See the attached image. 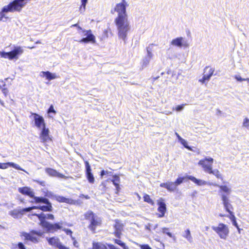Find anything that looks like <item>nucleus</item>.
I'll list each match as a JSON object with an SVG mask.
<instances>
[{"label":"nucleus","mask_w":249,"mask_h":249,"mask_svg":"<svg viewBox=\"0 0 249 249\" xmlns=\"http://www.w3.org/2000/svg\"><path fill=\"white\" fill-rule=\"evenodd\" d=\"M135 195H136L138 200H140L141 199V197L140 195L138 193H136Z\"/></svg>","instance_id":"nucleus-57"},{"label":"nucleus","mask_w":249,"mask_h":249,"mask_svg":"<svg viewBox=\"0 0 249 249\" xmlns=\"http://www.w3.org/2000/svg\"><path fill=\"white\" fill-rule=\"evenodd\" d=\"M47 201L46 203H43V204H45V205L32 206L20 210V215L23 214L25 212H30L33 209H39L43 212H52L53 210L52 204L48 198H47Z\"/></svg>","instance_id":"nucleus-13"},{"label":"nucleus","mask_w":249,"mask_h":249,"mask_svg":"<svg viewBox=\"0 0 249 249\" xmlns=\"http://www.w3.org/2000/svg\"><path fill=\"white\" fill-rule=\"evenodd\" d=\"M10 162L0 163V169H5L9 166Z\"/></svg>","instance_id":"nucleus-39"},{"label":"nucleus","mask_w":249,"mask_h":249,"mask_svg":"<svg viewBox=\"0 0 249 249\" xmlns=\"http://www.w3.org/2000/svg\"><path fill=\"white\" fill-rule=\"evenodd\" d=\"M33 181L34 182L36 183L37 184H39V185L44 187L46 186V182L44 180H40L38 179H34Z\"/></svg>","instance_id":"nucleus-37"},{"label":"nucleus","mask_w":249,"mask_h":249,"mask_svg":"<svg viewBox=\"0 0 249 249\" xmlns=\"http://www.w3.org/2000/svg\"><path fill=\"white\" fill-rule=\"evenodd\" d=\"M18 191L23 195L28 196L34 199L33 202L38 204L40 203H46L47 198L42 196H35V193L32 189L27 186L18 188Z\"/></svg>","instance_id":"nucleus-8"},{"label":"nucleus","mask_w":249,"mask_h":249,"mask_svg":"<svg viewBox=\"0 0 249 249\" xmlns=\"http://www.w3.org/2000/svg\"><path fill=\"white\" fill-rule=\"evenodd\" d=\"M17 246L18 247V249H26L25 247L21 242H19Z\"/></svg>","instance_id":"nucleus-46"},{"label":"nucleus","mask_w":249,"mask_h":249,"mask_svg":"<svg viewBox=\"0 0 249 249\" xmlns=\"http://www.w3.org/2000/svg\"><path fill=\"white\" fill-rule=\"evenodd\" d=\"M120 181V177L117 175H115L113 176V179H111V181L112 182L113 184L115 183H119Z\"/></svg>","instance_id":"nucleus-35"},{"label":"nucleus","mask_w":249,"mask_h":249,"mask_svg":"<svg viewBox=\"0 0 249 249\" xmlns=\"http://www.w3.org/2000/svg\"><path fill=\"white\" fill-rule=\"evenodd\" d=\"M85 218L89 221L88 228L92 233L96 232V228L102 224L101 218L91 211H88L84 214Z\"/></svg>","instance_id":"nucleus-7"},{"label":"nucleus","mask_w":249,"mask_h":249,"mask_svg":"<svg viewBox=\"0 0 249 249\" xmlns=\"http://www.w3.org/2000/svg\"><path fill=\"white\" fill-rule=\"evenodd\" d=\"M45 170L46 173L51 177H57L64 179H67L68 178V177L58 172L55 169L53 168H46Z\"/></svg>","instance_id":"nucleus-18"},{"label":"nucleus","mask_w":249,"mask_h":249,"mask_svg":"<svg viewBox=\"0 0 249 249\" xmlns=\"http://www.w3.org/2000/svg\"><path fill=\"white\" fill-rule=\"evenodd\" d=\"M33 215L36 216L40 221V225L44 228L47 232L53 233L58 230H61L63 227V222L51 223L46 220V219L54 220V216L53 214L48 213L45 214L43 213H34Z\"/></svg>","instance_id":"nucleus-2"},{"label":"nucleus","mask_w":249,"mask_h":249,"mask_svg":"<svg viewBox=\"0 0 249 249\" xmlns=\"http://www.w3.org/2000/svg\"><path fill=\"white\" fill-rule=\"evenodd\" d=\"M143 201L148 204H150L151 206H154L155 205L154 201L152 199V198L150 197V196L147 194H144L143 196Z\"/></svg>","instance_id":"nucleus-26"},{"label":"nucleus","mask_w":249,"mask_h":249,"mask_svg":"<svg viewBox=\"0 0 249 249\" xmlns=\"http://www.w3.org/2000/svg\"><path fill=\"white\" fill-rule=\"evenodd\" d=\"M181 141H182V142H181L182 144H183L186 148H188V149H190V147L187 145V143L185 142V141L183 139H181Z\"/></svg>","instance_id":"nucleus-54"},{"label":"nucleus","mask_w":249,"mask_h":249,"mask_svg":"<svg viewBox=\"0 0 249 249\" xmlns=\"http://www.w3.org/2000/svg\"><path fill=\"white\" fill-rule=\"evenodd\" d=\"M148 53L149 56V58H144L142 59V67H146L147 65L149 63L150 61V58L152 57V53L149 52L148 51Z\"/></svg>","instance_id":"nucleus-29"},{"label":"nucleus","mask_w":249,"mask_h":249,"mask_svg":"<svg viewBox=\"0 0 249 249\" xmlns=\"http://www.w3.org/2000/svg\"><path fill=\"white\" fill-rule=\"evenodd\" d=\"M1 90H2V92L3 93V94H4V95L6 97L7 96V95H8V93H9V91H8V89H7V88H2L1 89Z\"/></svg>","instance_id":"nucleus-45"},{"label":"nucleus","mask_w":249,"mask_h":249,"mask_svg":"<svg viewBox=\"0 0 249 249\" xmlns=\"http://www.w3.org/2000/svg\"><path fill=\"white\" fill-rule=\"evenodd\" d=\"M108 179H107L105 181H103L101 182L100 187V190L103 193H106L107 189L108 188V187L107 186V182L108 181Z\"/></svg>","instance_id":"nucleus-28"},{"label":"nucleus","mask_w":249,"mask_h":249,"mask_svg":"<svg viewBox=\"0 0 249 249\" xmlns=\"http://www.w3.org/2000/svg\"><path fill=\"white\" fill-rule=\"evenodd\" d=\"M47 240L50 245L57 249L61 243L60 239L57 237L47 238Z\"/></svg>","instance_id":"nucleus-22"},{"label":"nucleus","mask_w":249,"mask_h":249,"mask_svg":"<svg viewBox=\"0 0 249 249\" xmlns=\"http://www.w3.org/2000/svg\"><path fill=\"white\" fill-rule=\"evenodd\" d=\"M92 249H108L106 246L101 243H93Z\"/></svg>","instance_id":"nucleus-27"},{"label":"nucleus","mask_w":249,"mask_h":249,"mask_svg":"<svg viewBox=\"0 0 249 249\" xmlns=\"http://www.w3.org/2000/svg\"><path fill=\"white\" fill-rule=\"evenodd\" d=\"M228 217L231 219L233 226H234L237 229H239V226L236 222V217L234 214L229 215Z\"/></svg>","instance_id":"nucleus-30"},{"label":"nucleus","mask_w":249,"mask_h":249,"mask_svg":"<svg viewBox=\"0 0 249 249\" xmlns=\"http://www.w3.org/2000/svg\"><path fill=\"white\" fill-rule=\"evenodd\" d=\"M47 113H53L54 114L56 113V111L54 109L53 106V105H51L50 106V107L49 108V109L47 111Z\"/></svg>","instance_id":"nucleus-43"},{"label":"nucleus","mask_w":249,"mask_h":249,"mask_svg":"<svg viewBox=\"0 0 249 249\" xmlns=\"http://www.w3.org/2000/svg\"><path fill=\"white\" fill-rule=\"evenodd\" d=\"M158 212L157 215L158 217L161 218L164 217L167 211L166 206L164 200L162 198H160L157 200Z\"/></svg>","instance_id":"nucleus-15"},{"label":"nucleus","mask_w":249,"mask_h":249,"mask_svg":"<svg viewBox=\"0 0 249 249\" xmlns=\"http://www.w3.org/2000/svg\"><path fill=\"white\" fill-rule=\"evenodd\" d=\"M182 40L183 38L182 37H179L173 39L171 43L173 46L181 47L182 46Z\"/></svg>","instance_id":"nucleus-25"},{"label":"nucleus","mask_w":249,"mask_h":249,"mask_svg":"<svg viewBox=\"0 0 249 249\" xmlns=\"http://www.w3.org/2000/svg\"><path fill=\"white\" fill-rule=\"evenodd\" d=\"M214 72V68L209 66L205 67L203 70V76L201 79L198 80L199 82L201 84H204L206 82L209 81Z\"/></svg>","instance_id":"nucleus-14"},{"label":"nucleus","mask_w":249,"mask_h":249,"mask_svg":"<svg viewBox=\"0 0 249 249\" xmlns=\"http://www.w3.org/2000/svg\"><path fill=\"white\" fill-rule=\"evenodd\" d=\"M85 164L86 167V176L87 178L90 183H93L95 181V179L91 172V169L89 163L88 161H85Z\"/></svg>","instance_id":"nucleus-19"},{"label":"nucleus","mask_w":249,"mask_h":249,"mask_svg":"<svg viewBox=\"0 0 249 249\" xmlns=\"http://www.w3.org/2000/svg\"><path fill=\"white\" fill-rule=\"evenodd\" d=\"M43 235V232L40 231L31 230L29 232H22L20 236L24 237L25 241H30L34 243L39 242V238Z\"/></svg>","instance_id":"nucleus-9"},{"label":"nucleus","mask_w":249,"mask_h":249,"mask_svg":"<svg viewBox=\"0 0 249 249\" xmlns=\"http://www.w3.org/2000/svg\"><path fill=\"white\" fill-rule=\"evenodd\" d=\"M219 188L221 198L226 212L228 213L229 215L234 214L233 207L230 203L228 196L231 192V189L226 185H219Z\"/></svg>","instance_id":"nucleus-3"},{"label":"nucleus","mask_w":249,"mask_h":249,"mask_svg":"<svg viewBox=\"0 0 249 249\" xmlns=\"http://www.w3.org/2000/svg\"><path fill=\"white\" fill-rule=\"evenodd\" d=\"M107 246L109 249H118L114 245L111 244H108Z\"/></svg>","instance_id":"nucleus-53"},{"label":"nucleus","mask_w":249,"mask_h":249,"mask_svg":"<svg viewBox=\"0 0 249 249\" xmlns=\"http://www.w3.org/2000/svg\"><path fill=\"white\" fill-rule=\"evenodd\" d=\"M0 104L2 106H3V107H4V106H4V102H3V101L1 100L0 99Z\"/></svg>","instance_id":"nucleus-58"},{"label":"nucleus","mask_w":249,"mask_h":249,"mask_svg":"<svg viewBox=\"0 0 249 249\" xmlns=\"http://www.w3.org/2000/svg\"><path fill=\"white\" fill-rule=\"evenodd\" d=\"M50 131L49 128L44 127L42 128V130L39 134V139L41 140V142L44 144H46L47 142L52 141V138L49 135Z\"/></svg>","instance_id":"nucleus-16"},{"label":"nucleus","mask_w":249,"mask_h":249,"mask_svg":"<svg viewBox=\"0 0 249 249\" xmlns=\"http://www.w3.org/2000/svg\"><path fill=\"white\" fill-rule=\"evenodd\" d=\"M184 106V105H183V104L180 105H178V106L176 107V110L177 111H179L183 109Z\"/></svg>","instance_id":"nucleus-48"},{"label":"nucleus","mask_w":249,"mask_h":249,"mask_svg":"<svg viewBox=\"0 0 249 249\" xmlns=\"http://www.w3.org/2000/svg\"><path fill=\"white\" fill-rule=\"evenodd\" d=\"M113 184L115 186L116 189V191H117V192H119V191L120 190V188L119 183H114V184Z\"/></svg>","instance_id":"nucleus-55"},{"label":"nucleus","mask_w":249,"mask_h":249,"mask_svg":"<svg viewBox=\"0 0 249 249\" xmlns=\"http://www.w3.org/2000/svg\"><path fill=\"white\" fill-rule=\"evenodd\" d=\"M243 126L247 129H249V119L245 118L243 122Z\"/></svg>","instance_id":"nucleus-38"},{"label":"nucleus","mask_w":249,"mask_h":249,"mask_svg":"<svg viewBox=\"0 0 249 249\" xmlns=\"http://www.w3.org/2000/svg\"><path fill=\"white\" fill-rule=\"evenodd\" d=\"M25 0H14L4 6L0 12V20L5 18V13L20 12L25 5Z\"/></svg>","instance_id":"nucleus-4"},{"label":"nucleus","mask_w":249,"mask_h":249,"mask_svg":"<svg viewBox=\"0 0 249 249\" xmlns=\"http://www.w3.org/2000/svg\"><path fill=\"white\" fill-rule=\"evenodd\" d=\"M160 187L166 189L169 192H172L177 190V187L174 182H167L161 183L160 185Z\"/></svg>","instance_id":"nucleus-21"},{"label":"nucleus","mask_w":249,"mask_h":249,"mask_svg":"<svg viewBox=\"0 0 249 249\" xmlns=\"http://www.w3.org/2000/svg\"><path fill=\"white\" fill-rule=\"evenodd\" d=\"M237 230H238V231H239V232L240 233V228H239V229H237Z\"/></svg>","instance_id":"nucleus-61"},{"label":"nucleus","mask_w":249,"mask_h":249,"mask_svg":"<svg viewBox=\"0 0 249 249\" xmlns=\"http://www.w3.org/2000/svg\"><path fill=\"white\" fill-rule=\"evenodd\" d=\"M141 249H152L148 244H143L140 245Z\"/></svg>","instance_id":"nucleus-44"},{"label":"nucleus","mask_w":249,"mask_h":249,"mask_svg":"<svg viewBox=\"0 0 249 249\" xmlns=\"http://www.w3.org/2000/svg\"><path fill=\"white\" fill-rule=\"evenodd\" d=\"M114 221V224L113 226L114 231L112 234L117 237L118 239H113V242L122 247L123 249H129V247L125 243L120 239L122 234V231L124 230V224L120 220L118 219H115Z\"/></svg>","instance_id":"nucleus-5"},{"label":"nucleus","mask_w":249,"mask_h":249,"mask_svg":"<svg viewBox=\"0 0 249 249\" xmlns=\"http://www.w3.org/2000/svg\"><path fill=\"white\" fill-rule=\"evenodd\" d=\"M183 237L186 238L188 240L191 241L192 237L190 231L189 229H187L185 231Z\"/></svg>","instance_id":"nucleus-32"},{"label":"nucleus","mask_w":249,"mask_h":249,"mask_svg":"<svg viewBox=\"0 0 249 249\" xmlns=\"http://www.w3.org/2000/svg\"><path fill=\"white\" fill-rule=\"evenodd\" d=\"M235 78L238 81L240 82H242L244 81V78H242L239 75H235Z\"/></svg>","instance_id":"nucleus-50"},{"label":"nucleus","mask_w":249,"mask_h":249,"mask_svg":"<svg viewBox=\"0 0 249 249\" xmlns=\"http://www.w3.org/2000/svg\"><path fill=\"white\" fill-rule=\"evenodd\" d=\"M219 216L220 217H223L225 216V214H222V213H220V214H219Z\"/></svg>","instance_id":"nucleus-59"},{"label":"nucleus","mask_w":249,"mask_h":249,"mask_svg":"<svg viewBox=\"0 0 249 249\" xmlns=\"http://www.w3.org/2000/svg\"><path fill=\"white\" fill-rule=\"evenodd\" d=\"M161 232L163 234H166L167 235H168L169 237H170L171 238H175V236L173 235L171 232L169 231V229L168 228H165V227L162 228L161 229Z\"/></svg>","instance_id":"nucleus-31"},{"label":"nucleus","mask_w":249,"mask_h":249,"mask_svg":"<svg viewBox=\"0 0 249 249\" xmlns=\"http://www.w3.org/2000/svg\"><path fill=\"white\" fill-rule=\"evenodd\" d=\"M79 197L80 198H85V199H89L90 198V197H89V196H88V195H85L84 194H81L80 195Z\"/></svg>","instance_id":"nucleus-51"},{"label":"nucleus","mask_w":249,"mask_h":249,"mask_svg":"<svg viewBox=\"0 0 249 249\" xmlns=\"http://www.w3.org/2000/svg\"><path fill=\"white\" fill-rule=\"evenodd\" d=\"M244 81H246L249 82V78H244Z\"/></svg>","instance_id":"nucleus-60"},{"label":"nucleus","mask_w":249,"mask_h":249,"mask_svg":"<svg viewBox=\"0 0 249 249\" xmlns=\"http://www.w3.org/2000/svg\"><path fill=\"white\" fill-rule=\"evenodd\" d=\"M71 27H75L78 30H82V32L85 33L84 35L87 36L86 37H84L79 41L80 43H88L91 42L95 43L96 42L95 36L93 35L90 29L88 30H83L78 23L72 24Z\"/></svg>","instance_id":"nucleus-11"},{"label":"nucleus","mask_w":249,"mask_h":249,"mask_svg":"<svg viewBox=\"0 0 249 249\" xmlns=\"http://www.w3.org/2000/svg\"><path fill=\"white\" fill-rule=\"evenodd\" d=\"M63 231L66 233V234L69 235L71 237H73L72 236V231L71 230L68 229H63Z\"/></svg>","instance_id":"nucleus-40"},{"label":"nucleus","mask_w":249,"mask_h":249,"mask_svg":"<svg viewBox=\"0 0 249 249\" xmlns=\"http://www.w3.org/2000/svg\"><path fill=\"white\" fill-rule=\"evenodd\" d=\"M71 239L73 241V246L75 247L78 248L79 247V244L78 242L76 241L75 238L74 237H71Z\"/></svg>","instance_id":"nucleus-42"},{"label":"nucleus","mask_w":249,"mask_h":249,"mask_svg":"<svg viewBox=\"0 0 249 249\" xmlns=\"http://www.w3.org/2000/svg\"><path fill=\"white\" fill-rule=\"evenodd\" d=\"M212 229L221 239L224 240L227 238L230 232L228 226L222 223H219L217 226H213Z\"/></svg>","instance_id":"nucleus-12"},{"label":"nucleus","mask_w":249,"mask_h":249,"mask_svg":"<svg viewBox=\"0 0 249 249\" xmlns=\"http://www.w3.org/2000/svg\"><path fill=\"white\" fill-rule=\"evenodd\" d=\"M23 53L22 48L20 46L15 47L14 49L9 52H0V56L2 58L8 59L9 60L17 59L18 58L19 55Z\"/></svg>","instance_id":"nucleus-10"},{"label":"nucleus","mask_w":249,"mask_h":249,"mask_svg":"<svg viewBox=\"0 0 249 249\" xmlns=\"http://www.w3.org/2000/svg\"><path fill=\"white\" fill-rule=\"evenodd\" d=\"M186 178L187 179L192 181L193 182H194L195 183H196L197 185L201 186V185H206L207 184V182L206 181H204V180H203L201 179H197L194 176H186Z\"/></svg>","instance_id":"nucleus-23"},{"label":"nucleus","mask_w":249,"mask_h":249,"mask_svg":"<svg viewBox=\"0 0 249 249\" xmlns=\"http://www.w3.org/2000/svg\"><path fill=\"white\" fill-rule=\"evenodd\" d=\"M185 178V177H178V178L176 180L174 181L175 184H176V186L177 187L178 185L181 184L184 180Z\"/></svg>","instance_id":"nucleus-33"},{"label":"nucleus","mask_w":249,"mask_h":249,"mask_svg":"<svg viewBox=\"0 0 249 249\" xmlns=\"http://www.w3.org/2000/svg\"><path fill=\"white\" fill-rule=\"evenodd\" d=\"M58 249H70L69 247H67L62 244L61 243V244L57 248Z\"/></svg>","instance_id":"nucleus-49"},{"label":"nucleus","mask_w":249,"mask_h":249,"mask_svg":"<svg viewBox=\"0 0 249 249\" xmlns=\"http://www.w3.org/2000/svg\"><path fill=\"white\" fill-rule=\"evenodd\" d=\"M176 135L177 136L178 139L181 140V139H182L178 133H177V132L176 133Z\"/></svg>","instance_id":"nucleus-56"},{"label":"nucleus","mask_w":249,"mask_h":249,"mask_svg":"<svg viewBox=\"0 0 249 249\" xmlns=\"http://www.w3.org/2000/svg\"><path fill=\"white\" fill-rule=\"evenodd\" d=\"M41 73L42 74L41 75V76L45 77L46 79L48 80H51L56 78V76L55 75V74L52 73L49 71H42Z\"/></svg>","instance_id":"nucleus-24"},{"label":"nucleus","mask_w":249,"mask_h":249,"mask_svg":"<svg viewBox=\"0 0 249 249\" xmlns=\"http://www.w3.org/2000/svg\"><path fill=\"white\" fill-rule=\"evenodd\" d=\"M20 210H14L11 212V215L15 216H18L19 214H20Z\"/></svg>","instance_id":"nucleus-41"},{"label":"nucleus","mask_w":249,"mask_h":249,"mask_svg":"<svg viewBox=\"0 0 249 249\" xmlns=\"http://www.w3.org/2000/svg\"><path fill=\"white\" fill-rule=\"evenodd\" d=\"M54 199L59 203H65L70 205H74L76 203L75 201L72 199L61 196H55Z\"/></svg>","instance_id":"nucleus-20"},{"label":"nucleus","mask_w":249,"mask_h":249,"mask_svg":"<svg viewBox=\"0 0 249 249\" xmlns=\"http://www.w3.org/2000/svg\"><path fill=\"white\" fill-rule=\"evenodd\" d=\"M34 117L35 125L38 128L46 127V124L44 118L36 113H32Z\"/></svg>","instance_id":"nucleus-17"},{"label":"nucleus","mask_w":249,"mask_h":249,"mask_svg":"<svg viewBox=\"0 0 249 249\" xmlns=\"http://www.w3.org/2000/svg\"><path fill=\"white\" fill-rule=\"evenodd\" d=\"M112 174V172L111 171H108L107 170H103L101 171L100 176L101 178H103V177L105 175H111Z\"/></svg>","instance_id":"nucleus-36"},{"label":"nucleus","mask_w":249,"mask_h":249,"mask_svg":"<svg viewBox=\"0 0 249 249\" xmlns=\"http://www.w3.org/2000/svg\"><path fill=\"white\" fill-rule=\"evenodd\" d=\"M107 246L109 249H118L114 245L111 244H108Z\"/></svg>","instance_id":"nucleus-52"},{"label":"nucleus","mask_w":249,"mask_h":249,"mask_svg":"<svg viewBox=\"0 0 249 249\" xmlns=\"http://www.w3.org/2000/svg\"><path fill=\"white\" fill-rule=\"evenodd\" d=\"M9 166L12 167L15 169L18 170L24 171V170L20 166L13 162H10Z\"/></svg>","instance_id":"nucleus-34"},{"label":"nucleus","mask_w":249,"mask_h":249,"mask_svg":"<svg viewBox=\"0 0 249 249\" xmlns=\"http://www.w3.org/2000/svg\"><path fill=\"white\" fill-rule=\"evenodd\" d=\"M128 6L125 0L117 3L114 8V12L118 13V16L114 19L117 27L118 36L119 39L126 42L128 33L130 30V26L128 20L126 8Z\"/></svg>","instance_id":"nucleus-1"},{"label":"nucleus","mask_w":249,"mask_h":249,"mask_svg":"<svg viewBox=\"0 0 249 249\" xmlns=\"http://www.w3.org/2000/svg\"><path fill=\"white\" fill-rule=\"evenodd\" d=\"M87 1H88V0H81L82 4L81 5V8H82V7H83L84 10L85 9L86 5L87 2Z\"/></svg>","instance_id":"nucleus-47"},{"label":"nucleus","mask_w":249,"mask_h":249,"mask_svg":"<svg viewBox=\"0 0 249 249\" xmlns=\"http://www.w3.org/2000/svg\"><path fill=\"white\" fill-rule=\"evenodd\" d=\"M213 162V159L212 158H205L200 160L198 164L202 167L203 170L210 174H213L217 178L222 179V177L218 169L213 170L212 165Z\"/></svg>","instance_id":"nucleus-6"}]
</instances>
